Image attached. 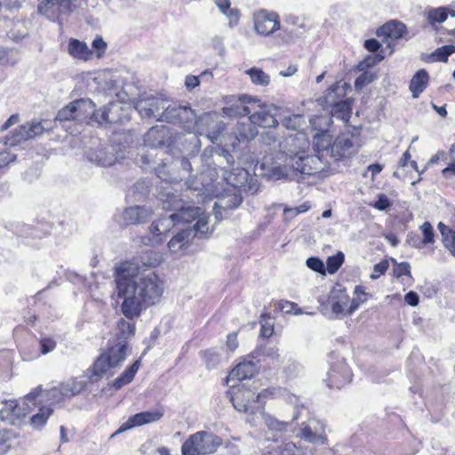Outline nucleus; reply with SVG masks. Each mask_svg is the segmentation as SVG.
Instances as JSON below:
<instances>
[{"label": "nucleus", "mask_w": 455, "mask_h": 455, "mask_svg": "<svg viewBox=\"0 0 455 455\" xmlns=\"http://www.w3.org/2000/svg\"><path fill=\"white\" fill-rule=\"evenodd\" d=\"M116 299L122 313H140L162 297L164 286L154 272L141 274L138 264L131 261L116 267Z\"/></svg>", "instance_id": "f257e3e1"}, {"label": "nucleus", "mask_w": 455, "mask_h": 455, "mask_svg": "<svg viewBox=\"0 0 455 455\" xmlns=\"http://www.w3.org/2000/svg\"><path fill=\"white\" fill-rule=\"evenodd\" d=\"M125 318L117 321L116 339L108 343V347L95 361L91 369V381H97L110 370L120 367L128 355V341L134 335L133 315H124Z\"/></svg>", "instance_id": "f03ea898"}, {"label": "nucleus", "mask_w": 455, "mask_h": 455, "mask_svg": "<svg viewBox=\"0 0 455 455\" xmlns=\"http://www.w3.org/2000/svg\"><path fill=\"white\" fill-rule=\"evenodd\" d=\"M291 155L286 158L284 166H274L271 169V176L279 180L282 178L292 179L293 174L313 175L323 170V164L319 156L305 155L304 152Z\"/></svg>", "instance_id": "7ed1b4c3"}, {"label": "nucleus", "mask_w": 455, "mask_h": 455, "mask_svg": "<svg viewBox=\"0 0 455 455\" xmlns=\"http://www.w3.org/2000/svg\"><path fill=\"white\" fill-rule=\"evenodd\" d=\"M41 386L26 395L19 403L14 400H5L0 403V419L10 425L18 424L31 411L37 407V395Z\"/></svg>", "instance_id": "20e7f679"}, {"label": "nucleus", "mask_w": 455, "mask_h": 455, "mask_svg": "<svg viewBox=\"0 0 455 455\" xmlns=\"http://www.w3.org/2000/svg\"><path fill=\"white\" fill-rule=\"evenodd\" d=\"M222 440L207 431H198L191 435L181 446L182 455H209L217 451Z\"/></svg>", "instance_id": "39448f33"}, {"label": "nucleus", "mask_w": 455, "mask_h": 455, "mask_svg": "<svg viewBox=\"0 0 455 455\" xmlns=\"http://www.w3.org/2000/svg\"><path fill=\"white\" fill-rule=\"evenodd\" d=\"M165 199L163 201V208L167 211H173L177 222H190L203 214L200 207L191 206L186 204L180 196L174 195L169 187L164 188Z\"/></svg>", "instance_id": "423d86ee"}, {"label": "nucleus", "mask_w": 455, "mask_h": 455, "mask_svg": "<svg viewBox=\"0 0 455 455\" xmlns=\"http://www.w3.org/2000/svg\"><path fill=\"white\" fill-rule=\"evenodd\" d=\"M159 121L178 124L188 132H195L198 122L191 108L176 104H168L162 111Z\"/></svg>", "instance_id": "0eeeda50"}, {"label": "nucleus", "mask_w": 455, "mask_h": 455, "mask_svg": "<svg viewBox=\"0 0 455 455\" xmlns=\"http://www.w3.org/2000/svg\"><path fill=\"white\" fill-rule=\"evenodd\" d=\"M347 84L340 82L333 84L325 95V101L331 106V116L347 122L351 114V100H337L339 98L345 96Z\"/></svg>", "instance_id": "6e6552de"}, {"label": "nucleus", "mask_w": 455, "mask_h": 455, "mask_svg": "<svg viewBox=\"0 0 455 455\" xmlns=\"http://www.w3.org/2000/svg\"><path fill=\"white\" fill-rule=\"evenodd\" d=\"M330 119L323 116H314L310 124L317 132L313 135L312 146L315 151L322 153L326 151L331 154V147L333 143L332 135L328 130Z\"/></svg>", "instance_id": "1a4fd4ad"}, {"label": "nucleus", "mask_w": 455, "mask_h": 455, "mask_svg": "<svg viewBox=\"0 0 455 455\" xmlns=\"http://www.w3.org/2000/svg\"><path fill=\"white\" fill-rule=\"evenodd\" d=\"M231 401L235 409L238 411L252 416L262 413L263 408L257 402L256 393L250 388L244 387L236 388Z\"/></svg>", "instance_id": "9d476101"}, {"label": "nucleus", "mask_w": 455, "mask_h": 455, "mask_svg": "<svg viewBox=\"0 0 455 455\" xmlns=\"http://www.w3.org/2000/svg\"><path fill=\"white\" fill-rule=\"evenodd\" d=\"M93 112V102L89 99H80L61 108L57 115L56 119L62 121H85Z\"/></svg>", "instance_id": "9b49d317"}, {"label": "nucleus", "mask_w": 455, "mask_h": 455, "mask_svg": "<svg viewBox=\"0 0 455 455\" xmlns=\"http://www.w3.org/2000/svg\"><path fill=\"white\" fill-rule=\"evenodd\" d=\"M297 435L312 444L327 443L325 424L315 418H310L303 422Z\"/></svg>", "instance_id": "f8f14e48"}, {"label": "nucleus", "mask_w": 455, "mask_h": 455, "mask_svg": "<svg viewBox=\"0 0 455 455\" xmlns=\"http://www.w3.org/2000/svg\"><path fill=\"white\" fill-rule=\"evenodd\" d=\"M87 159L100 166H111L119 159L125 158V152L109 145L105 148L90 149L86 152Z\"/></svg>", "instance_id": "ddd939ff"}, {"label": "nucleus", "mask_w": 455, "mask_h": 455, "mask_svg": "<svg viewBox=\"0 0 455 455\" xmlns=\"http://www.w3.org/2000/svg\"><path fill=\"white\" fill-rule=\"evenodd\" d=\"M356 138L353 133L344 132L339 134L331 147V156L335 160L350 157L358 150Z\"/></svg>", "instance_id": "4468645a"}, {"label": "nucleus", "mask_w": 455, "mask_h": 455, "mask_svg": "<svg viewBox=\"0 0 455 455\" xmlns=\"http://www.w3.org/2000/svg\"><path fill=\"white\" fill-rule=\"evenodd\" d=\"M168 104L166 100L152 95L140 99L136 109L142 117H154L159 121L162 111Z\"/></svg>", "instance_id": "2eb2a0df"}, {"label": "nucleus", "mask_w": 455, "mask_h": 455, "mask_svg": "<svg viewBox=\"0 0 455 455\" xmlns=\"http://www.w3.org/2000/svg\"><path fill=\"white\" fill-rule=\"evenodd\" d=\"M254 28L258 34L269 36L280 29L279 17L275 12L259 11L253 17Z\"/></svg>", "instance_id": "dca6fc26"}, {"label": "nucleus", "mask_w": 455, "mask_h": 455, "mask_svg": "<svg viewBox=\"0 0 455 455\" xmlns=\"http://www.w3.org/2000/svg\"><path fill=\"white\" fill-rule=\"evenodd\" d=\"M163 416V409H156L154 411H147L136 413L130 417L124 423H123L118 430L112 435V436L136 427H141L146 424L156 422L160 420Z\"/></svg>", "instance_id": "f3484780"}, {"label": "nucleus", "mask_w": 455, "mask_h": 455, "mask_svg": "<svg viewBox=\"0 0 455 455\" xmlns=\"http://www.w3.org/2000/svg\"><path fill=\"white\" fill-rule=\"evenodd\" d=\"M352 379V372L347 363L340 359L333 363L325 380L329 387L341 388Z\"/></svg>", "instance_id": "a211bd4d"}, {"label": "nucleus", "mask_w": 455, "mask_h": 455, "mask_svg": "<svg viewBox=\"0 0 455 455\" xmlns=\"http://www.w3.org/2000/svg\"><path fill=\"white\" fill-rule=\"evenodd\" d=\"M202 158L204 165L207 166L209 171H214L215 172L218 167L227 172V168L233 166L235 164L234 156L224 148L215 150L214 155H208L207 150H205Z\"/></svg>", "instance_id": "6ab92c4d"}, {"label": "nucleus", "mask_w": 455, "mask_h": 455, "mask_svg": "<svg viewBox=\"0 0 455 455\" xmlns=\"http://www.w3.org/2000/svg\"><path fill=\"white\" fill-rule=\"evenodd\" d=\"M257 101L258 102L252 107V112L249 116V121L256 127H275L278 124V121L272 113L274 108L271 106L261 104L259 100H257Z\"/></svg>", "instance_id": "aec40b11"}, {"label": "nucleus", "mask_w": 455, "mask_h": 455, "mask_svg": "<svg viewBox=\"0 0 455 455\" xmlns=\"http://www.w3.org/2000/svg\"><path fill=\"white\" fill-rule=\"evenodd\" d=\"M44 131L41 123H28L14 130L11 136L5 139V145L14 147L23 140L33 139L41 135Z\"/></svg>", "instance_id": "412c9836"}, {"label": "nucleus", "mask_w": 455, "mask_h": 455, "mask_svg": "<svg viewBox=\"0 0 455 455\" xmlns=\"http://www.w3.org/2000/svg\"><path fill=\"white\" fill-rule=\"evenodd\" d=\"M251 356L259 362L272 369H279L284 363V357L279 353L276 347L260 346L256 348Z\"/></svg>", "instance_id": "4be33fe9"}, {"label": "nucleus", "mask_w": 455, "mask_h": 455, "mask_svg": "<svg viewBox=\"0 0 455 455\" xmlns=\"http://www.w3.org/2000/svg\"><path fill=\"white\" fill-rule=\"evenodd\" d=\"M369 294L365 292L363 287L355 286L354 291V298L348 304V298L346 295H342L340 299L337 302L332 303V312L333 313H343L347 310L348 313H353L355 311L359 305L368 299Z\"/></svg>", "instance_id": "5701e85b"}, {"label": "nucleus", "mask_w": 455, "mask_h": 455, "mask_svg": "<svg viewBox=\"0 0 455 455\" xmlns=\"http://www.w3.org/2000/svg\"><path fill=\"white\" fill-rule=\"evenodd\" d=\"M229 102H233L230 107L223 108V113L228 116H248L252 112V107L258 102L247 95H241L237 99L231 97Z\"/></svg>", "instance_id": "b1692460"}, {"label": "nucleus", "mask_w": 455, "mask_h": 455, "mask_svg": "<svg viewBox=\"0 0 455 455\" xmlns=\"http://www.w3.org/2000/svg\"><path fill=\"white\" fill-rule=\"evenodd\" d=\"M259 362L251 355L243 358L229 373L230 379L243 380L251 379L259 371Z\"/></svg>", "instance_id": "393cba45"}, {"label": "nucleus", "mask_w": 455, "mask_h": 455, "mask_svg": "<svg viewBox=\"0 0 455 455\" xmlns=\"http://www.w3.org/2000/svg\"><path fill=\"white\" fill-rule=\"evenodd\" d=\"M153 211L146 206H131L124 210L122 220L125 225H137L148 221L152 216Z\"/></svg>", "instance_id": "a878e982"}, {"label": "nucleus", "mask_w": 455, "mask_h": 455, "mask_svg": "<svg viewBox=\"0 0 455 455\" xmlns=\"http://www.w3.org/2000/svg\"><path fill=\"white\" fill-rule=\"evenodd\" d=\"M257 402L264 409V404L269 399L283 398L287 403H294L298 398L288 392L285 388L280 387H271L261 390L256 394Z\"/></svg>", "instance_id": "bb28decb"}, {"label": "nucleus", "mask_w": 455, "mask_h": 455, "mask_svg": "<svg viewBox=\"0 0 455 455\" xmlns=\"http://www.w3.org/2000/svg\"><path fill=\"white\" fill-rule=\"evenodd\" d=\"M259 415L262 416L264 423L268 430L275 432L276 434H283L286 433L291 427L292 421L299 419L300 417V410L299 406H296V411L291 419V421H282L270 414H267L262 411V413H259Z\"/></svg>", "instance_id": "cd10ccee"}, {"label": "nucleus", "mask_w": 455, "mask_h": 455, "mask_svg": "<svg viewBox=\"0 0 455 455\" xmlns=\"http://www.w3.org/2000/svg\"><path fill=\"white\" fill-rule=\"evenodd\" d=\"M38 398H40V400L37 402V403L44 401L48 403L46 406L50 407L62 403L68 400V398L64 395V389L60 383L58 386H55L47 390H43L41 387V391L37 395V399Z\"/></svg>", "instance_id": "c85d7f7f"}, {"label": "nucleus", "mask_w": 455, "mask_h": 455, "mask_svg": "<svg viewBox=\"0 0 455 455\" xmlns=\"http://www.w3.org/2000/svg\"><path fill=\"white\" fill-rule=\"evenodd\" d=\"M76 8V0H48L45 5L39 6V12L45 10V12H58L59 15H67Z\"/></svg>", "instance_id": "c756f323"}, {"label": "nucleus", "mask_w": 455, "mask_h": 455, "mask_svg": "<svg viewBox=\"0 0 455 455\" xmlns=\"http://www.w3.org/2000/svg\"><path fill=\"white\" fill-rule=\"evenodd\" d=\"M167 138L168 128L166 126H154L144 135V142L148 147L156 148L164 145Z\"/></svg>", "instance_id": "7c9ffc66"}, {"label": "nucleus", "mask_w": 455, "mask_h": 455, "mask_svg": "<svg viewBox=\"0 0 455 455\" xmlns=\"http://www.w3.org/2000/svg\"><path fill=\"white\" fill-rule=\"evenodd\" d=\"M194 237L195 234L191 229H183L169 241L168 248L172 252L176 253L187 248Z\"/></svg>", "instance_id": "2f4dec72"}, {"label": "nucleus", "mask_w": 455, "mask_h": 455, "mask_svg": "<svg viewBox=\"0 0 455 455\" xmlns=\"http://www.w3.org/2000/svg\"><path fill=\"white\" fill-rule=\"evenodd\" d=\"M176 223H178L176 218H174V214L172 213L155 220L149 229L154 235H164L168 234Z\"/></svg>", "instance_id": "473e14b6"}, {"label": "nucleus", "mask_w": 455, "mask_h": 455, "mask_svg": "<svg viewBox=\"0 0 455 455\" xmlns=\"http://www.w3.org/2000/svg\"><path fill=\"white\" fill-rule=\"evenodd\" d=\"M406 31L404 24L399 21H390L378 29L377 35L379 36H385L391 39H399L403 36Z\"/></svg>", "instance_id": "72a5a7b5"}, {"label": "nucleus", "mask_w": 455, "mask_h": 455, "mask_svg": "<svg viewBox=\"0 0 455 455\" xmlns=\"http://www.w3.org/2000/svg\"><path fill=\"white\" fill-rule=\"evenodd\" d=\"M60 384L64 389V395L68 400L80 395L87 386V382L83 378H72Z\"/></svg>", "instance_id": "f704fd0d"}, {"label": "nucleus", "mask_w": 455, "mask_h": 455, "mask_svg": "<svg viewBox=\"0 0 455 455\" xmlns=\"http://www.w3.org/2000/svg\"><path fill=\"white\" fill-rule=\"evenodd\" d=\"M68 51L73 58L78 60H90L92 55V52L85 43L74 38L69 40Z\"/></svg>", "instance_id": "c9c22d12"}, {"label": "nucleus", "mask_w": 455, "mask_h": 455, "mask_svg": "<svg viewBox=\"0 0 455 455\" xmlns=\"http://www.w3.org/2000/svg\"><path fill=\"white\" fill-rule=\"evenodd\" d=\"M428 83V74L425 69H420L412 76L410 83V91L414 99L418 98L426 89Z\"/></svg>", "instance_id": "e433bc0d"}, {"label": "nucleus", "mask_w": 455, "mask_h": 455, "mask_svg": "<svg viewBox=\"0 0 455 455\" xmlns=\"http://www.w3.org/2000/svg\"><path fill=\"white\" fill-rule=\"evenodd\" d=\"M110 123H124L130 119L127 110L129 107H124L122 103L116 101L108 104Z\"/></svg>", "instance_id": "4c0bfd02"}, {"label": "nucleus", "mask_w": 455, "mask_h": 455, "mask_svg": "<svg viewBox=\"0 0 455 455\" xmlns=\"http://www.w3.org/2000/svg\"><path fill=\"white\" fill-rule=\"evenodd\" d=\"M140 367V359L136 360L131 366H129L121 376L116 378L112 386L116 389H120L122 387L131 383Z\"/></svg>", "instance_id": "58836bf2"}, {"label": "nucleus", "mask_w": 455, "mask_h": 455, "mask_svg": "<svg viewBox=\"0 0 455 455\" xmlns=\"http://www.w3.org/2000/svg\"><path fill=\"white\" fill-rule=\"evenodd\" d=\"M235 134L239 142H248L256 137L258 130L251 121L249 123H239L236 126Z\"/></svg>", "instance_id": "ea45409f"}, {"label": "nucleus", "mask_w": 455, "mask_h": 455, "mask_svg": "<svg viewBox=\"0 0 455 455\" xmlns=\"http://www.w3.org/2000/svg\"><path fill=\"white\" fill-rule=\"evenodd\" d=\"M220 11L226 15L229 20V25L232 27L238 23L240 13L236 8H231L230 0H214Z\"/></svg>", "instance_id": "a19ab883"}, {"label": "nucleus", "mask_w": 455, "mask_h": 455, "mask_svg": "<svg viewBox=\"0 0 455 455\" xmlns=\"http://www.w3.org/2000/svg\"><path fill=\"white\" fill-rule=\"evenodd\" d=\"M53 409L50 406H40L38 412L34 414L30 419L29 423L35 429H41L46 424L49 417L52 414Z\"/></svg>", "instance_id": "79ce46f5"}, {"label": "nucleus", "mask_w": 455, "mask_h": 455, "mask_svg": "<svg viewBox=\"0 0 455 455\" xmlns=\"http://www.w3.org/2000/svg\"><path fill=\"white\" fill-rule=\"evenodd\" d=\"M253 84L258 86H267L270 84V76L259 68H251L245 71Z\"/></svg>", "instance_id": "37998d69"}, {"label": "nucleus", "mask_w": 455, "mask_h": 455, "mask_svg": "<svg viewBox=\"0 0 455 455\" xmlns=\"http://www.w3.org/2000/svg\"><path fill=\"white\" fill-rule=\"evenodd\" d=\"M281 124L288 130L299 131L306 124L305 116L299 114L287 116L281 120Z\"/></svg>", "instance_id": "c03bdc74"}, {"label": "nucleus", "mask_w": 455, "mask_h": 455, "mask_svg": "<svg viewBox=\"0 0 455 455\" xmlns=\"http://www.w3.org/2000/svg\"><path fill=\"white\" fill-rule=\"evenodd\" d=\"M420 230L423 235V239L418 243H413V246L416 248H421L427 243H433L435 242L434 229L428 221L424 222L420 226Z\"/></svg>", "instance_id": "a18cd8bd"}, {"label": "nucleus", "mask_w": 455, "mask_h": 455, "mask_svg": "<svg viewBox=\"0 0 455 455\" xmlns=\"http://www.w3.org/2000/svg\"><path fill=\"white\" fill-rule=\"evenodd\" d=\"M275 319L274 315H260V335L264 338H269L274 333Z\"/></svg>", "instance_id": "49530a36"}, {"label": "nucleus", "mask_w": 455, "mask_h": 455, "mask_svg": "<svg viewBox=\"0 0 455 455\" xmlns=\"http://www.w3.org/2000/svg\"><path fill=\"white\" fill-rule=\"evenodd\" d=\"M242 203V198L238 196H234L230 199H220L218 202L214 203L213 209L215 210V215L218 219V214L220 213L219 210H228L238 207Z\"/></svg>", "instance_id": "de8ad7c7"}, {"label": "nucleus", "mask_w": 455, "mask_h": 455, "mask_svg": "<svg viewBox=\"0 0 455 455\" xmlns=\"http://www.w3.org/2000/svg\"><path fill=\"white\" fill-rule=\"evenodd\" d=\"M455 52V46L452 44L444 45L437 48L430 56L432 61L446 62L448 57Z\"/></svg>", "instance_id": "09e8293b"}, {"label": "nucleus", "mask_w": 455, "mask_h": 455, "mask_svg": "<svg viewBox=\"0 0 455 455\" xmlns=\"http://www.w3.org/2000/svg\"><path fill=\"white\" fill-rule=\"evenodd\" d=\"M280 455H312V451L308 448L297 446L293 443H287L281 449Z\"/></svg>", "instance_id": "8fccbe9b"}, {"label": "nucleus", "mask_w": 455, "mask_h": 455, "mask_svg": "<svg viewBox=\"0 0 455 455\" xmlns=\"http://www.w3.org/2000/svg\"><path fill=\"white\" fill-rule=\"evenodd\" d=\"M344 258V254L341 251H339L337 254L329 257L326 261V269L328 273L331 275L335 274L343 264Z\"/></svg>", "instance_id": "3c124183"}, {"label": "nucleus", "mask_w": 455, "mask_h": 455, "mask_svg": "<svg viewBox=\"0 0 455 455\" xmlns=\"http://www.w3.org/2000/svg\"><path fill=\"white\" fill-rule=\"evenodd\" d=\"M204 359L208 369L216 368L220 361L221 356L220 353L215 349H209L204 352Z\"/></svg>", "instance_id": "603ef678"}, {"label": "nucleus", "mask_w": 455, "mask_h": 455, "mask_svg": "<svg viewBox=\"0 0 455 455\" xmlns=\"http://www.w3.org/2000/svg\"><path fill=\"white\" fill-rule=\"evenodd\" d=\"M109 108L108 105L103 107L102 108L99 110H95V105L93 104V112L91 113L89 116L90 118H92L95 122H97L100 124H105V123H110L109 121Z\"/></svg>", "instance_id": "864d4df0"}, {"label": "nucleus", "mask_w": 455, "mask_h": 455, "mask_svg": "<svg viewBox=\"0 0 455 455\" xmlns=\"http://www.w3.org/2000/svg\"><path fill=\"white\" fill-rule=\"evenodd\" d=\"M190 229L193 231V234H195V237L205 236L209 231L207 218L201 215L196 223L193 226V228Z\"/></svg>", "instance_id": "5fc2aeb1"}, {"label": "nucleus", "mask_w": 455, "mask_h": 455, "mask_svg": "<svg viewBox=\"0 0 455 455\" xmlns=\"http://www.w3.org/2000/svg\"><path fill=\"white\" fill-rule=\"evenodd\" d=\"M275 310H278L280 313H303L296 303L288 300H281L275 303Z\"/></svg>", "instance_id": "6e6d98bb"}, {"label": "nucleus", "mask_w": 455, "mask_h": 455, "mask_svg": "<svg viewBox=\"0 0 455 455\" xmlns=\"http://www.w3.org/2000/svg\"><path fill=\"white\" fill-rule=\"evenodd\" d=\"M447 9L444 7H439L432 9L427 12V19L431 24L438 22H443L447 19Z\"/></svg>", "instance_id": "4d7b16f0"}, {"label": "nucleus", "mask_w": 455, "mask_h": 455, "mask_svg": "<svg viewBox=\"0 0 455 455\" xmlns=\"http://www.w3.org/2000/svg\"><path fill=\"white\" fill-rule=\"evenodd\" d=\"M392 262L395 265L393 270L395 276L402 277L403 275H407L410 279L412 278L411 275V265L408 262L397 263L394 259H392Z\"/></svg>", "instance_id": "13d9d810"}, {"label": "nucleus", "mask_w": 455, "mask_h": 455, "mask_svg": "<svg viewBox=\"0 0 455 455\" xmlns=\"http://www.w3.org/2000/svg\"><path fill=\"white\" fill-rule=\"evenodd\" d=\"M307 267L319 274L324 275L325 268L323 262L317 257H310L306 262Z\"/></svg>", "instance_id": "bf43d9fd"}, {"label": "nucleus", "mask_w": 455, "mask_h": 455, "mask_svg": "<svg viewBox=\"0 0 455 455\" xmlns=\"http://www.w3.org/2000/svg\"><path fill=\"white\" fill-rule=\"evenodd\" d=\"M11 433L6 429H0V455L6 453L10 449Z\"/></svg>", "instance_id": "052dcab7"}, {"label": "nucleus", "mask_w": 455, "mask_h": 455, "mask_svg": "<svg viewBox=\"0 0 455 455\" xmlns=\"http://www.w3.org/2000/svg\"><path fill=\"white\" fill-rule=\"evenodd\" d=\"M376 76L372 73L364 72L361 74L355 81V88H363V86L371 84Z\"/></svg>", "instance_id": "680f3d73"}, {"label": "nucleus", "mask_w": 455, "mask_h": 455, "mask_svg": "<svg viewBox=\"0 0 455 455\" xmlns=\"http://www.w3.org/2000/svg\"><path fill=\"white\" fill-rule=\"evenodd\" d=\"M388 267H389V263L386 259L374 265L373 272L371 275V278L372 280L378 279L381 275H383L387 270Z\"/></svg>", "instance_id": "e2e57ef3"}, {"label": "nucleus", "mask_w": 455, "mask_h": 455, "mask_svg": "<svg viewBox=\"0 0 455 455\" xmlns=\"http://www.w3.org/2000/svg\"><path fill=\"white\" fill-rule=\"evenodd\" d=\"M56 347V342L51 338H42L40 339V350L43 355L52 352Z\"/></svg>", "instance_id": "0e129e2a"}, {"label": "nucleus", "mask_w": 455, "mask_h": 455, "mask_svg": "<svg viewBox=\"0 0 455 455\" xmlns=\"http://www.w3.org/2000/svg\"><path fill=\"white\" fill-rule=\"evenodd\" d=\"M225 124L222 122V121H220V122H216L215 123V128L213 131L210 132L208 134H207V138L212 142V143H217L218 142V140H219V137L220 135V133L224 131L225 129Z\"/></svg>", "instance_id": "69168bd1"}, {"label": "nucleus", "mask_w": 455, "mask_h": 455, "mask_svg": "<svg viewBox=\"0 0 455 455\" xmlns=\"http://www.w3.org/2000/svg\"><path fill=\"white\" fill-rule=\"evenodd\" d=\"M391 204L387 196L381 194L379 196L378 200L374 203L373 206L379 210V211H385L388 207H390Z\"/></svg>", "instance_id": "338daca9"}, {"label": "nucleus", "mask_w": 455, "mask_h": 455, "mask_svg": "<svg viewBox=\"0 0 455 455\" xmlns=\"http://www.w3.org/2000/svg\"><path fill=\"white\" fill-rule=\"evenodd\" d=\"M443 243L451 254L455 257V230H453V233L449 235L448 238L444 239Z\"/></svg>", "instance_id": "774afa93"}]
</instances>
